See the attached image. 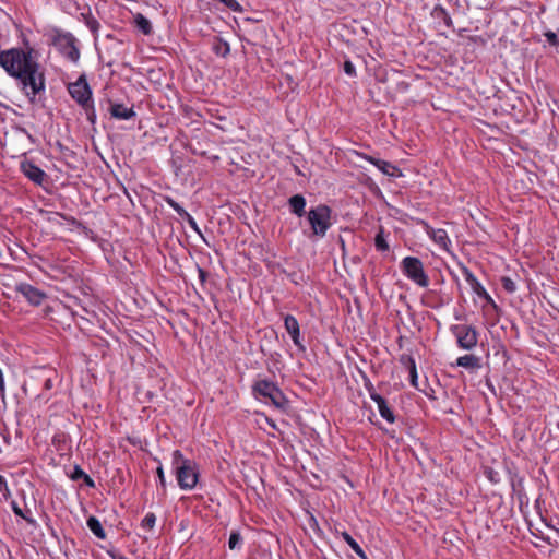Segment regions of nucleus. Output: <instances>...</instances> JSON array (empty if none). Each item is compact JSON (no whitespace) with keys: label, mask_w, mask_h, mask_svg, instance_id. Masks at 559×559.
Segmentation results:
<instances>
[{"label":"nucleus","mask_w":559,"mask_h":559,"mask_svg":"<svg viewBox=\"0 0 559 559\" xmlns=\"http://www.w3.org/2000/svg\"><path fill=\"white\" fill-rule=\"evenodd\" d=\"M119 559H128V558H126V557H120Z\"/></svg>","instance_id":"42"},{"label":"nucleus","mask_w":559,"mask_h":559,"mask_svg":"<svg viewBox=\"0 0 559 559\" xmlns=\"http://www.w3.org/2000/svg\"><path fill=\"white\" fill-rule=\"evenodd\" d=\"M370 399L377 404L380 416L385 419L388 423L393 424L395 421V416L393 411L389 407L384 397L378 394L372 384L366 385Z\"/></svg>","instance_id":"10"},{"label":"nucleus","mask_w":559,"mask_h":559,"mask_svg":"<svg viewBox=\"0 0 559 559\" xmlns=\"http://www.w3.org/2000/svg\"><path fill=\"white\" fill-rule=\"evenodd\" d=\"M307 221L313 236L323 238L332 227V210L325 204H319L307 212Z\"/></svg>","instance_id":"4"},{"label":"nucleus","mask_w":559,"mask_h":559,"mask_svg":"<svg viewBox=\"0 0 559 559\" xmlns=\"http://www.w3.org/2000/svg\"><path fill=\"white\" fill-rule=\"evenodd\" d=\"M284 325H285L287 333L290 335L294 344L296 346L301 347L300 328H299L298 320L292 314H286L284 318Z\"/></svg>","instance_id":"15"},{"label":"nucleus","mask_w":559,"mask_h":559,"mask_svg":"<svg viewBox=\"0 0 559 559\" xmlns=\"http://www.w3.org/2000/svg\"><path fill=\"white\" fill-rule=\"evenodd\" d=\"M171 466L175 471L178 486L182 490H192L199 481L198 464L186 459L180 450H175L171 454Z\"/></svg>","instance_id":"2"},{"label":"nucleus","mask_w":559,"mask_h":559,"mask_svg":"<svg viewBox=\"0 0 559 559\" xmlns=\"http://www.w3.org/2000/svg\"><path fill=\"white\" fill-rule=\"evenodd\" d=\"M156 473H157V477H158V480L160 483V485L163 487L166 486V479H165V474H164V469H163V466L159 465L157 468H156Z\"/></svg>","instance_id":"35"},{"label":"nucleus","mask_w":559,"mask_h":559,"mask_svg":"<svg viewBox=\"0 0 559 559\" xmlns=\"http://www.w3.org/2000/svg\"><path fill=\"white\" fill-rule=\"evenodd\" d=\"M359 156L362 159H365L368 163H370L373 166H376L384 175L393 177V176H395V173L399 171V168L396 166L392 165L390 162H386V160H383V159H379V158L372 157V156L367 155V154H359Z\"/></svg>","instance_id":"14"},{"label":"nucleus","mask_w":559,"mask_h":559,"mask_svg":"<svg viewBox=\"0 0 559 559\" xmlns=\"http://www.w3.org/2000/svg\"><path fill=\"white\" fill-rule=\"evenodd\" d=\"M82 16L84 17L85 25L96 36L97 32H98V29L100 27L99 22L95 17L90 15V14H87V15L82 14Z\"/></svg>","instance_id":"26"},{"label":"nucleus","mask_w":559,"mask_h":559,"mask_svg":"<svg viewBox=\"0 0 559 559\" xmlns=\"http://www.w3.org/2000/svg\"><path fill=\"white\" fill-rule=\"evenodd\" d=\"M0 493L2 495L4 500H9L11 498V490L8 486L5 478L0 475Z\"/></svg>","instance_id":"31"},{"label":"nucleus","mask_w":559,"mask_h":559,"mask_svg":"<svg viewBox=\"0 0 559 559\" xmlns=\"http://www.w3.org/2000/svg\"><path fill=\"white\" fill-rule=\"evenodd\" d=\"M490 480L496 481L495 476H492L491 474H490Z\"/></svg>","instance_id":"40"},{"label":"nucleus","mask_w":559,"mask_h":559,"mask_svg":"<svg viewBox=\"0 0 559 559\" xmlns=\"http://www.w3.org/2000/svg\"><path fill=\"white\" fill-rule=\"evenodd\" d=\"M451 333L455 336L457 346L464 350H471L478 343V332L472 325L453 324L450 326Z\"/></svg>","instance_id":"8"},{"label":"nucleus","mask_w":559,"mask_h":559,"mask_svg":"<svg viewBox=\"0 0 559 559\" xmlns=\"http://www.w3.org/2000/svg\"><path fill=\"white\" fill-rule=\"evenodd\" d=\"M344 542L352 548V550L361 559H368L364 549L359 546V544L348 534L347 532L341 533Z\"/></svg>","instance_id":"18"},{"label":"nucleus","mask_w":559,"mask_h":559,"mask_svg":"<svg viewBox=\"0 0 559 559\" xmlns=\"http://www.w3.org/2000/svg\"><path fill=\"white\" fill-rule=\"evenodd\" d=\"M252 390L254 396L265 404H272L277 408H283L286 405L285 395L273 381L266 379L257 380Z\"/></svg>","instance_id":"5"},{"label":"nucleus","mask_w":559,"mask_h":559,"mask_svg":"<svg viewBox=\"0 0 559 559\" xmlns=\"http://www.w3.org/2000/svg\"><path fill=\"white\" fill-rule=\"evenodd\" d=\"M185 219L187 221V223H188V225L190 226V228H191L194 233H197L205 243H207V241H206V239H205L204 235L202 234V231H201V229H200L199 225L197 224L195 219H194L190 214H189L188 216H186V218H185Z\"/></svg>","instance_id":"30"},{"label":"nucleus","mask_w":559,"mask_h":559,"mask_svg":"<svg viewBox=\"0 0 559 559\" xmlns=\"http://www.w3.org/2000/svg\"><path fill=\"white\" fill-rule=\"evenodd\" d=\"M20 170L35 185L43 186L46 179V173L29 159H23L20 163Z\"/></svg>","instance_id":"9"},{"label":"nucleus","mask_w":559,"mask_h":559,"mask_svg":"<svg viewBox=\"0 0 559 559\" xmlns=\"http://www.w3.org/2000/svg\"><path fill=\"white\" fill-rule=\"evenodd\" d=\"M16 292L33 306H39L46 297L40 289L27 283L19 284L16 286Z\"/></svg>","instance_id":"11"},{"label":"nucleus","mask_w":559,"mask_h":559,"mask_svg":"<svg viewBox=\"0 0 559 559\" xmlns=\"http://www.w3.org/2000/svg\"><path fill=\"white\" fill-rule=\"evenodd\" d=\"M52 44L57 50L69 61L76 63L80 59V49L76 38L69 32L55 31Z\"/></svg>","instance_id":"7"},{"label":"nucleus","mask_w":559,"mask_h":559,"mask_svg":"<svg viewBox=\"0 0 559 559\" xmlns=\"http://www.w3.org/2000/svg\"><path fill=\"white\" fill-rule=\"evenodd\" d=\"M212 50L216 56L226 57L230 52L229 44L223 38H216L213 41Z\"/></svg>","instance_id":"22"},{"label":"nucleus","mask_w":559,"mask_h":559,"mask_svg":"<svg viewBox=\"0 0 559 559\" xmlns=\"http://www.w3.org/2000/svg\"><path fill=\"white\" fill-rule=\"evenodd\" d=\"M456 366L463 367L466 369H476L479 368V358L474 355H464L456 359Z\"/></svg>","instance_id":"19"},{"label":"nucleus","mask_w":559,"mask_h":559,"mask_svg":"<svg viewBox=\"0 0 559 559\" xmlns=\"http://www.w3.org/2000/svg\"><path fill=\"white\" fill-rule=\"evenodd\" d=\"M68 92L78 105L86 111L87 118L94 122L95 108L92 98V90L85 75L82 74L75 82L70 83L68 85Z\"/></svg>","instance_id":"3"},{"label":"nucleus","mask_w":559,"mask_h":559,"mask_svg":"<svg viewBox=\"0 0 559 559\" xmlns=\"http://www.w3.org/2000/svg\"><path fill=\"white\" fill-rule=\"evenodd\" d=\"M306 199L301 194H295L288 199L289 211L298 217L306 214Z\"/></svg>","instance_id":"17"},{"label":"nucleus","mask_w":559,"mask_h":559,"mask_svg":"<svg viewBox=\"0 0 559 559\" xmlns=\"http://www.w3.org/2000/svg\"><path fill=\"white\" fill-rule=\"evenodd\" d=\"M109 111L111 117L118 120H130L133 117H135V111L133 110V107H127L126 105L120 103L110 104Z\"/></svg>","instance_id":"16"},{"label":"nucleus","mask_w":559,"mask_h":559,"mask_svg":"<svg viewBox=\"0 0 559 559\" xmlns=\"http://www.w3.org/2000/svg\"><path fill=\"white\" fill-rule=\"evenodd\" d=\"M46 401L49 400V396L41 395Z\"/></svg>","instance_id":"41"},{"label":"nucleus","mask_w":559,"mask_h":559,"mask_svg":"<svg viewBox=\"0 0 559 559\" xmlns=\"http://www.w3.org/2000/svg\"><path fill=\"white\" fill-rule=\"evenodd\" d=\"M242 544V537L238 532H231L228 539V547L231 550L240 549Z\"/></svg>","instance_id":"28"},{"label":"nucleus","mask_w":559,"mask_h":559,"mask_svg":"<svg viewBox=\"0 0 559 559\" xmlns=\"http://www.w3.org/2000/svg\"><path fill=\"white\" fill-rule=\"evenodd\" d=\"M86 524H87V527L90 528V531L98 538L100 539H105L106 538V533H105V530L103 528L102 526V523L99 522V520L95 516H90L86 521Z\"/></svg>","instance_id":"20"},{"label":"nucleus","mask_w":559,"mask_h":559,"mask_svg":"<svg viewBox=\"0 0 559 559\" xmlns=\"http://www.w3.org/2000/svg\"><path fill=\"white\" fill-rule=\"evenodd\" d=\"M344 72L349 76L356 75V68L350 61H345L344 63Z\"/></svg>","instance_id":"34"},{"label":"nucleus","mask_w":559,"mask_h":559,"mask_svg":"<svg viewBox=\"0 0 559 559\" xmlns=\"http://www.w3.org/2000/svg\"><path fill=\"white\" fill-rule=\"evenodd\" d=\"M134 23L136 28L144 35H150L152 33V24L143 14L138 13L134 16Z\"/></svg>","instance_id":"23"},{"label":"nucleus","mask_w":559,"mask_h":559,"mask_svg":"<svg viewBox=\"0 0 559 559\" xmlns=\"http://www.w3.org/2000/svg\"><path fill=\"white\" fill-rule=\"evenodd\" d=\"M502 286L508 293H514L516 290L515 283L509 277L502 278Z\"/></svg>","instance_id":"33"},{"label":"nucleus","mask_w":559,"mask_h":559,"mask_svg":"<svg viewBox=\"0 0 559 559\" xmlns=\"http://www.w3.org/2000/svg\"><path fill=\"white\" fill-rule=\"evenodd\" d=\"M84 481L88 487H94V480L88 475H84Z\"/></svg>","instance_id":"39"},{"label":"nucleus","mask_w":559,"mask_h":559,"mask_svg":"<svg viewBox=\"0 0 559 559\" xmlns=\"http://www.w3.org/2000/svg\"><path fill=\"white\" fill-rule=\"evenodd\" d=\"M34 48H10L0 51V66L17 84L25 96L34 103L36 96L45 92V75L34 56Z\"/></svg>","instance_id":"1"},{"label":"nucleus","mask_w":559,"mask_h":559,"mask_svg":"<svg viewBox=\"0 0 559 559\" xmlns=\"http://www.w3.org/2000/svg\"><path fill=\"white\" fill-rule=\"evenodd\" d=\"M426 233L428 237L442 250L449 251L452 245L448 233L442 228H432L427 226Z\"/></svg>","instance_id":"13"},{"label":"nucleus","mask_w":559,"mask_h":559,"mask_svg":"<svg viewBox=\"0 0 559 559\" xmlns=\"http://www.w3.org/2000/svg\"><path fill=\"white\" fill-rule=\"evenodd\" d=\"M84 475H86L80 467H75L74 473L72 475L73 479L84 478Z\"/></svg>","instance_id":"36"},{"label":"nucleus","mask_w":559,"mask_h":559,"mask_svg":"<svg viewBox=\"0 0 559 559\" xmlns=\"http://www.w3.org/2000/svg\"><path fill=\"white\" fill-rule=\"evenodd\" d=\"M165 202L179 215L181 216L183 219L186 218V216L189 215V213L178 203L176 202L173 198L170 197H166L165 198Z\"/></svg>","instance_id":"25"},{"label":"nucleus","mask_w":559,"mask_h":559,"mask_svg":"<svg viewBox=\"0 0 559 559\" xmlns=\"http://www.w3.org/2000/svg\"><path fill=\"white\" fill-rule=\"evenodd\" d=\"M403 275L421 288L429 286V277L425 272L423 262L416 257H405L401 261Z\"/></svg>","instance_id":"6"},{"label":"nucleus","mask_w":559,"mask_h":559,"mask_svg":"<svg viewBox=\"0 0 559 559\" xmlns=\"http://www.w3.org/2000/svg\"><path fill=\"white\" fill-rule=\"evenodd\" d=\"M198 274H199V278L201 280V282H205V280H206V272L203 269L198 267Z\"/></svg>","instance_id":"38"},{"label":"nucleus","mask_w":559,"mask_h":559,"mask_svg":"<svg viewBox=\"0 0 559 559\" xmlns=\"http://www.w3.org/2000/svg\"><path fill=\"white\" fill-rule=\"evenodd\" d=\"M11 508H12L13 513L16 516L22 518L23 520H25L31 525H35L36 524V521L32 516V511L29 509L23 510L22 508L19 507L17 502L14 501V500L11 501Z\"/></svg>","instance_id":"21"},{"label":"nucleus","mask_w":559,"mask_h":559,"mask_svg":"<svg viewBox=\"0 0 559 559\" xmlns=\"http://www.w3.org/2000/svg\"><path fill=\"white\" fill-rule=\"evenodd\" d=\"M156 524V515L153 512L146 513L141 521V527L147 531H152Z\"/></svg>","instance_id":"27"},{"label":"nucleus","mask_w":559,"mask_h":559,"mask_svg":"<svg viewBox=\"0 0 559 559\" xmlns=\"http://www.w3.org/2000/svg\"><path fill=\"white\" fill-rule=\"evenodd\" d=\"M408 365H409L408 368H409L411 384L414 388H417L418 374H417V369H416L415 360L413 358H409L408 359Z\"/></svg>","instance_id":"29"},{"label":"nucleus","mask_w":559,"mask_h":559,"mask_svg":"<svg viewBox=\"0 0 559 559\" xmlns=\"http://www.w3.org/2000/svg\"><path fill=\"white\" fill-rule=\"evenodd\" d=\"M53 388V381L50 377L46 378L45 379V382H44V389L46 391H50L51 389Z\"/></svg>","instance_id":"37"},{"label":"nucleus","mask_w":559,"mask_h":559,"mask_svg":"<svg viewBox=\"0 0 559 559\" xmlns=\"http://www.w3.org/2000/svg\"><path fill=\"white\" fill-rule=\"evenodd\" d=\"M374 247L378 251L381 252H385L389 250L390 247L384 236L383 229H380L379 233L376 235Z\"/></svg>","instance_id":"24"},{"label":"nucleus","mask_w":559,"mask_h":559,"mask_svg":"<svg viewBox=\"0 0 559 559\" xmlns=\"http://www.w3.org/2000/svg\"><path fill=\"white\" fill-rule=\"evenodd\" d=\"M544 36L546 37V39L550 46H554V47L559 46V37H558L557 33H555L552 31H547L544 33Z\"/></svg>","instance_id":"32"},{"label":"nucleus","mask_w":559,"mask_h":559,"mask_svg":"<svg viewBox=\"0 0 559 559\" xmlns=\"http://www.w3.org/2000/svg\"><path fill=\"white\" fill-rule=\"evenodd\" d=\"M463 276L465 281L471 286L472 290L479 296L480 298H484L490 304H495L491 296L487 293L486 288L481 285V283L476 278V276L472 273V271L467 267L462 269Z\"/></svg>","instance_id":"12"}]
</instances>
